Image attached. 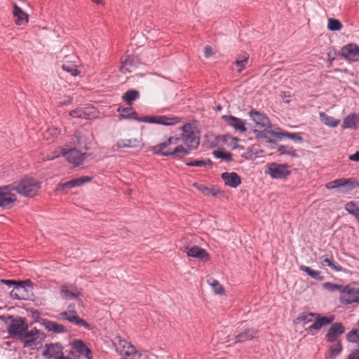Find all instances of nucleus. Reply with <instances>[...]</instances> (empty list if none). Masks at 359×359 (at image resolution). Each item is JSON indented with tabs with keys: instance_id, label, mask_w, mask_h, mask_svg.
I'll use <instances>...</instances> for the list:
<instances>
[{
	"instance_id": "1",
	"label": "nucleus",
	"mask_w": 359,
	"mask_h": 359,
	"mask_svg": "<svg viewBox=\"0 0 359 359\" xmlns=\"http://www.w3.org/2000/svg\"><path fill=\"white\" fill-rule=\"evenodd\" d=\"M8 197L15 198L13 204L17 201V196L13 193L16 191L19 194L32 198L36 196L41 189V182L32 177H25L19 182H14L10 184L6 185Z\"/></svg>"
},
{
	"instance_id": "2",
	"label": "nucleus",
	"mask_w": 359,
	"mask_h": 359,
	"mask_svg": "<svg viewBox=\"0 0 359 359\" xmlns=\"http://www.w3.org/2000/svg\"><path fill=\"white\" fill-rule=\"evenodd\" d=\"M120 116L123 118H130L137 120L140 122L156 123L164 126H172L180 121L179 118L175 116H142L137 117V112L131 107H119L117 109Z\"/></svg>"
},
{
	"instance_id": "3",
	"label": "nucleus",
	"mask_w": 359,
	"mask_h": 359,
	"mask_svg": "<svg viewBox=\"0 0 359 359\" xmlns=\"http://www.w3.org/2000/svg\"><path fill=\"white\" fill-rule=\"evenodd\" d=\"M180 138L170 137L165 142L152 147L151 151L154 154L161 155L172 158L181 160L189 154L188 149L182 145H177L172 147V144H177Z\"/></svg>"
},
{
	"instance_id": "4",
	"label": "nucleus",
	"mask_w": 359,
	"mask_h": 359,
	"mask_svg": "<svg viewBox=\"0 0 359 359\" xmlns=\"http://www.w3.org/2000/svg\"><path fill=\"white\" fill-rule=\"evenodd\" d=\"M0 318L7 325V331L11 337H17L20 339L24 332L28 329V325L25 318L13 316L5 317L1 316Z\"/></svg>"
},
{
	"instance_id": "5",
	"label": "nucleus",
	"mask_w": 359,
	"mask_h": 359,
	"mask_svg": "<svg viewBox=\"0 0 359 359\" xmlns=\"http://www.w3.org/2000/svg\"><path fill=\"white\" fill-rule=\"evenodd\" d=\"M248 115L253 121L255 126L257 128L253 130L255 133H259L257 137L266 138L269 142H272L269 137L262 133V131H266L271 128V122L266 114L252 109L250 110Z\"/></svg>"
},
{
	"instance_id": "6",
	"label": "nucleus",
	"mask_w": 359,
	"mask_h": 359,
	"mask_svg": "<svg viewBox=\"0 0 359 359\" xmlns=\"http://www.w3.org/2000/svg\"><path fill=\"white\" fill-rule=\"evenodd\" d=\"M182 139L189 151L196 149L200 144L199 133L191 123H186L182 128Z\"/></svg>"
},
{
	"instance_id": "7",
	"label": "nucleus",
	"mask_w": 359,
	"mask_h": 359,
	"mask_svg": "<svg viewBox=\"0 0 359 359\" xmlns=\"http://www.w3.org/2000/svg\"><path fill=\"white\" fill-rule=\"evenodd\" d=\"M46 337L43 332L34 327L30 330L27 329L19 340L23 343L24 347L34 349L42 344Z\"/></svg>"
},
{
	"instance_id": "8",
	"label": "nucleus",
	"mask_w": 359,
	"mask_h": 359,
	"mask_svg": "<svg viewBox=\"0 0 359 359\" xmlns=\"http://www.w3.org/2000/svg\"><path fill=\"white\" fill-rule=\"evenodd\" d=\"M266 174L270 175L272 179H284L290 175L289 165L286 163L279 164L271 163L266 165Z\"/></svg>"
},
{
	"instance_id": "9",
	"label": "nucleus",
	"mask_w": 359,
	"mask_h": 359,
	"mask_svg": "<svg viewBox=\"0 0 359 359\" xmlns=\"http://www.w3.org/2000/svg\"><path fill=\"white\" fill-rule=\"evenodd\" d=\"M314 318V323L306 329V330L311 335H314V331L320 330L323 327L332 323L335 317L334 315L322 317L319 313H318V316H315Z\"/></svg>"
},
{
	"instance_id": "10",
	"label": "nucleus",
	"mask_w": 359,
	"mask_h": 359,
	"mask_svg": "<svg viewBox=\"0 0 359 359\" xmlns=\"http://www.w3.org/2000/svg\"><path fill=\"white\" fill-rule=\"evenodd\" d=\"M357 183L352 178H340L331 181L325 184L327 189H334L340 187H346V192L356 187Z\"/></svg>"
},
{
	"instance_id": "11",
	"label": "nucleus",
	"mask_w": 359,
	"mask_h": 359,
	"mask_svg": "<svg viewBox=\"0 0 359 359\" xmlns=\"http://www.w3.org/2000/svg\"><path fill=\"white\" fill-rule=\"evenodd\" d=\"M222 119L225 121L227 126L233 128L236 131L242 133L247 131L245 120L232 115H223Z\"/></svg>"
},
{
	"instance_id": "12",
	"label": "nucleus",
	"mask_w": 359,
	"mask_h": 359,
	"mask_svg": "<svg viewBox=\"0 0 359 359\" xmlns=\"http://www.w3.org/2000/svg\"><path fill=\"white\" fill-rule=\"evenodd\" d=\"M345 327L342 323H334L332 324L325 335V339L329 343H334L339 341L337 339L344 333Z\"/></svg>"
},
{
	"instance_id": "13",
	"label": "nucleus",
	"mask_w": 359,
	"mask_h": 359,
	"mask_svg": "<svg viewBox=\"0 0 359 359\" xmlns=\"http://www.w3.org/2000/svg\"><path fill=\"white\" fill-rule=\"evenodd\" d=\"M63 154L68 162L73 164L74 166L81 165L89 155L87 153H81L77 149H69L65 151Z\"/></svg>"
},
{
	"instance_id": "14",
	"label": "nucleus",
	"mask_w": 359,
	"mask_h": 359,
	"mask_svg": "<svg viewBox=\"0 0 359 359\" xmlns=\"http://www.w3.org/2000/svg\"><path fill=\"white\" fill-rule=\"evenodd\" d=\"M97 111L95 108L86 107L83 108H76L69 112V116L74 118L91 119L97 116Z\"/></svg>"
},
{
	"instance_id": "15",
	"label": "nucleus",
	"mask_w": 359,
	"mask_h": 359,
	"mask_svg": "<svg viewBox=\"0 0 359 359\" xmlns=\"http://www.w3.org/2000/svg\"><path fill=\"white\" fill-rule=\"evenodd\" d=\"M341 302L345 304H351L359 302V288L346 286L341 297Z\"/></svg>"
},
{
	"instance_id": "16",
	"label": "nucleus",
	"mask_w": 359,
	"mask_h": 359,
	"mask_svg": "<svg viewBox=\"0 0 359 359\" xmlns=\"http://www.w3.org/2000/svg\"><path fill=\"white\" fill-rule=\"evenodd\" d=\"M32 283L30 280L18 281V284L10 292V297L13 299H27V286H31Z\"/></svg>"
},
{
	"instance_id": "17",
	"label": "nucleus",
	"mask_w": 359,
	"mask_h": 359,
	"mask_svg": "<svg viewBox=\"0 0 359 359\" xmlns=\"http://www.w3.org/2000/svg\"><path fill=\"white\" fill-rule=\"evenodd\" d=\"M62 349L60 343L48 344L45 346L42 355L47 359L55 358L63 355Z\"/></svg>"
},
{
	"instance_id": "18",
	"label": "nucleus",
	"mask_w": 359,
	"mask_h": 359,
	"mask_svg": "<svg viewBox=\"0 0 359 359\" xmlns=\"http://www.w3.org/2000/svg\"><path fill=\"white\" fill-rule=\"evenodd\" d=\"M184 251L189 257L196 258L201 261L207 262L210 259L208 252L197 245L192 246L191 248L186 247Z\"/></svg>"
},
{
	"instance_id": "19",
	"label": "nucleus",
	"mask_w": 359,
	"mask_h": 359,
	"mask_svg": "<svg viewBox=\"0 0 359 359\" xmlns=\"http://www.w3.org/2000/svg\"><path fill=\"white\" fill-rule=\"evenodd\" d=\"M58 316L60 318L65 319L69 323L81 327H83L87 330L90 329V324H88L85 320L80 318L77 314V312H73L72 314L66 312H61Z\"/></svg>"
},
{
	"instance_id": "20",
	"label": "nucleus",
	"mask_w": 359,
	"mask_h": 359,
	"mask_svg": "<svg viewBox=\"0 0 359 359\" xmlns=\"http://www.w3.org/2000/svg\"><path fill=\"white\" fill-rule=\"evenodd\" d=\"M259 331L254 328H245L235 335V343H244L252 340L258 334Z\"/></svg>"
},
{
	"instance_id": "21",
	"label": "nucleus",
	"mask_w": 359,
	"mask_h": 359,
	"mask_svg": "<svg viewBox=\"0 0 359 359\" xmlns=\"http://www.w3.org/2000/svg\"><path fill=\"white\" fill-rule=\"evenodd\" d=\"M341 55L346 59L355 61L359 57V46L354 43L347 44L341 48Z\"/></svg>"
},
{
	"instance_id": "22",
	"label": "nucleus",
	"mask_w": 359,
	"mask_h": 359,
	"mask_svg": "<svg viewBox=\"0 0 359 359\" xmlns=\"http://www.w3.org/2000/svg\"><path fill=\"white\" fill-rule=\"evenodd\" d=\"M72 348L81 355L87 359H92L93 353L86 344L81 339H75L72 343Z\"/></svg>"
},
{
	"instance_id": "23",
	"label": "nucleus",
	"mask_w": 359,
	"mask_h": 359,
	"mask_svg": "<svg viewBox=\"0 0 359 359\" xmlns=\"http://www.w3.org/2000/svg\"><path fill=\"white\" fill-rule=\"evenodd\" d=\"M221 177L224 182V184L231 188H236L241 184V177L234 172H223L221 175Z\"/></svg>"
},
{
	"instance_id": "24",
	"label": "nucleus",
	"mask_w": 359,
	"mask_h": 359,
	"mask_svg": "<svg viewBox=\"0 0 359 359\" xmlns=\"http://www.w3.org/2000/svg\"><path fill=\"white\" fill-rule=\"evenodd\" d=\"M137 65V60L133 57L128 55L121 61V71L123 73L131 72Z\"/></svg>"
},
{
	"instance_id": "25",
	"label": "nucleus",
	"mask_w": 359,
	"mask_h": 359,
	"mask_svg": "<svg viewBox=\"0 0 359 359\" xmlns=\"http://www.w3.org/2000/svg\"><path fill=\"white\" fill-rule=\"evenodd\" d=\"M13 15L15 22L18 25H23L28 22V15L17 4H14L13 6Z\"/></svg>"
},
{
	"instance_id": "26",
	"label": "nucleus",
	"mask_w": 359,
	"mask_h": 359,
	"mask_svg": "<svg viewBox=\"0 0 359 359\" xmlns=\"http://www.w3.org/2000/svg\"><path fill=\"white\" fill-rule=\"evenodd\" d=\"M12 197H13V196L8 197L6 185L0 187V208H11L13 205V201L15 200V198H13Z\"/></svg>"
},
{
	"instance_id": "27",
	"label": "nucleus",
	"mask_w": 359,
	"mask_h": 359,
	"mask_svg": "<svg viewBox=\"0 0 359 359\" xmlns=\"http://www.w3.org/2000/svg\"><path fill=\"white\" fill-rule=\"evenodd\" d=\"M248 60L249 54L246 52H242L237 55L234 64L238 67V73H241L246 67Z\"/></svg>"
},
{
	"instance_id": "28",
	"label": "nucleus",
	"mask_w": 359,
	"mask_h": 359,
	"mask_svg": "<svg viewBox=\"0 0 359 359\" xmlns=\"http://www.w3.org/2000/svg\"><path fill=\"white\" fill-rule=\"evenodd\" d=\"M358 121H359L358 115L355 113H352L344 118L343 124H342V128H343L356 129L357 123Z\"/></svg>"
},
{
	"instance_id": "29",
	"label": "nucleus",
	"mask_w": 359,
	"mask_h": 359,
	"mask_svg": "<svg viewBox=\"0 0 359 359\" xmlns=\"http://www.w3.org/2000/svg\"><path fill=\"white\" fill-rule=\"evenodd\" d=\"M43 325L46 330L51 331L54 333L60 334L67 332L66 327L55 321L48 320L43 323Z\"/></svg>"
},
{
	"instance_id": "30",
	"label": "nucleus",
	"mask_w": 359,
	"mask_h": 359,
	"mask_svg": "<svg viewBox=\"0 0 359 359\" xmlns=\"http://www.w3.org/2000/svg\"><path fill=\"white\" fill-rule=\"evenodd\" d=\"M140 141L137 139H121L117 141L118 148H135L139 147Z\"/></svg>"
},
{
	"instance_id": "31",
	"label": "nucleus",
	"mask_w": 359,
	"mask_h": 359,
	"mask_svg": "<svg viewBox=\"0 0 359 359\" xmlns=\"http://www.w3.org/2000/svg\"><path fill=\"white\" fill-rule=\"evenodd\" d=\"M320 121L326 126L335 128L337 127L340 121L339 119H336L333 116H328L325 112H320L319 114Z\"/></svg>"
},
{
	"instance_id": "32",
	"label": "nucleus",
	"mask_w": 359,
	"mask_h": 359,
	"mask_svg": "<svg viewBox=\"0 0 359 359\" xmlns=\"http://www.w3.org/2000/svg\"><path fill=\"white\" fill-rule=\"evenodd\" d=\"M140 97V93L137 90L130 89L127 90L122 95V100L128 105H132L133 102Z\"/></svg>"
},
{
	"instance_id": "33",
	"label": "nucleus",
	"mask_w": 359,
	"mask_h": 359,
	"mask_svg": "<svg viewBox=\"0 0 359 359\" xmlns=\"http://www.w3.org/2000/svg\"><path fill=\"white\" fill-rule=\"evenodd\" d=\"M299 269L302 271L305 272L307 275L311 276L312 278L322 281L324 280V277L321 275V271L313 270L311 268L306 266L305 265H301L299 266Z\"/></svg>"
},
{
	"instance_id": "34",
	"label": "nucleus",
	"mask_w": 359,
	"mask_h": 359,
	"mask_svg": "<svg viewBox=\"0 0 359 359\" xmlns=\"http://www.w3.org/2000/svg\"><path fill=\"white\" fill-rule=\"evenodd\" d=\"M74 136L77 140V144L80 148L83 149L85 150H88L90 149L88 146L90 142L88 140V137L86 135H84L81 131H75Z\"/></svg>"
},
{
	"instance_id": "35",
	"label": "nucleus",
	"mask_w": 359,
	"mask_h": 359,
	"mask_svg": "<svg viewBox=\"0 0 359 359\" xmlns=\"http://www.w3.org/2000/svg\"><path fill=\"white\" fill-rule=\"evenodd\" d=\"M345 210L352 215L359 223V206L355 202L350 201L345 205Z\"/></svg>"
},
{
	"instance_id": "36",
	"label": "nucleus",
	"mask_w": 359,
	"mask_h": 359,
	"mask_svg": "<svg viewBox=\"0 0 359 359\" xmlns=\"http://www.w3.org/2000/svg\"><path fill=\"white\" fill-rule=\"evenodd\" d=\"M194 187H196L198 191H200L202 194H203L205 196L211 195L213 196H216L219 194L218 190L213 188L208 187L207 186L203 184L194 183Z\"/></svg>"
},
{
	"instance_id": "37",
	"label": "nucleus",
	"mask_w": 359,
	"mask_h": 359,
	"mask_svg": "<svg viewBox=\"0 0 359 359\" xmlns=\"http://www.w3.org/2000/svg\"><path fill=\"white\" fill-rule=\"evenodd\" d=\"M335 342L336 343L330 346L328 349V357L330 358H334L339 355L343 350V346L341 341H337Z\"/></svg>"
},
{
	"instance_id": "38",
	"label": "nucleus",
	"mask_w": 359,
	"mask_h": 359,
	"mask_svg": "<svg viewBox=\"0 0 359 359\" xmlns=\"http://www.w3.org/2000/svg\"><path fill=\"white\" fill-rule=\"evenodd\" d=\"M318 316V313H302L296 318L295 322H302L304 324L309 323L313 320V318Z\"/></svg>"
},
{
	"instance_id": "39",
	"label": "nucleus",
	"mask_w": 359,
	"mask_h": 359,
	"mask_svg": "<svg viewBox=\"0 0 359 359\" xmlns=\"http://www.w3.org/2000/svg\"><path fill=\"white\" fill-rule=\"evenodd\" d=\"M323 265H327L329 266L332 269H333L335 271H341L342 270V266L339 264H336L334 262L332 256L330 257H328L327 256H323V259L321 262Z\"/></svg>"
},
{
	"instance_id": "40",
	"label": "nucleus",
	"mask_w": 359,
	"mask_h": 359,
	"mask_svg": "<svg viewBox=\"0 0 359 359\" xmlns=\"http://www.w3.org/2000/svg\"><path fill=\"white\" fill-rule=\"evenodd\" d=\"M278 151L280 154H287L293 157H299L297 151L293 149V147L287 146V145H280L278 148Z\"/></svg>"
},
{
	"instance_id": "41",
	"label": "nucleus",
	"mask_w": 359,
	"mask_h": 359,
	"mask_svg": "<svg viewBox=\"0 0 359 359\" xmlns=\"http://www.w3.org/2000/svg\"><path fill=\"white\" fill-rule=\"evenodd\" d=\"M185 164L187 166L191 167H203L207 165H212V161L210 159H200V160H195V161H187Z\"/></svg>"
},
{
	"instance_id": "42",
	"label": "nucleus",
	"mask_w": 359,
	"mask_h": 359,
	"mask_svg": "<svg viewBox=\"0 0 359 359\" xmlns=\"http://www.w3.org/2000/svg\"><path fill=\"white\" fill-rule=\"evenodd\" d=\"M213 155L215 157L225 160L227 162L232 161V154L230 152H226L222 150H215L213 151Z\"/></svg>"
},
{
	"instance_id": "43",
	"label": "nucleus",
	"mask_w": 359,
	"mask_h": 359,
	"mask_svg": "<svg viewBox=\"0 0 359 359\" xmlns=\"http://www.w3.org/2000/svg\"><path fill=\"white\" fill-rule=\"evenodd\" d=\"M327 28L330 31H339L342 28V24L337 19L330 18L328 20Z\"/></svg>"
},
{
	"instance_id": "44",
	"label": "nucleus",
	"mask_w": 359,
	"mask_h": 359,
	"mask_svg": "<svg viewBox=\"0 0 359 359\" xmlns=\"http://www.w3.org/2000/svg\"><path fill=\"white\" fill-rule=\"evenodd\" d=\"M346 339L349 342L359 344V330L353 329L348 332Z\"/></svg>"
},
{
	"instance_id": "45",
	"label": "nucleus",
	"mask_w": 359,
	"mask_h": 359,
	"mask_svg": "<svg viewBox=\"0 0 359 359\" xmlns=\"http://www.w3.org/2000/svg\"><path fill=\"white\" fill-rule=\"evenodd\" d=\"M60 294L61 297L65 299H72L77 297V294L69 291L65 285L62 286Z\"/></svg>"
},
{
	"instance_id": "46",
	"label": "nucleus",
	"mask_w": 359,
	"mask_h": 359,
	"mask_svg": "<svg viewBox=\"0 0 359 359\" xmlns=\"http://www.w3.org/2000/svg\"><path fill=\"white\" fill-rule=\"evenodd\" d=\"M210 284L212 286L213 291L216 294L222 295L224 294V289L218 280H212V283H210Z\"/></svg>"
},
{
	"instance_id": "47",
	"label": "nucleus",
	"mask_w": 359,
	"mask_h": 359,
	"mask_svg": "<svg viewBox=\"0 0 359 359\" xmlns=\"http://www.w3.org/2000/svg\"><path fill=\"white\" fill-rule=\"evenodd\" d=\"M91 180V177L83 176L79 178L74 179L71 181V184H72V188L76 187H79L86 182H88Z\"/></svg>"
},
{
	"instance_id": "48",
	"label": "nucleus",
	"mask_w": 359,
	"mask_h": 359,
	"mask_svg": "<svg viewBox=\"0 0 359 359\" xmlns=\"http://www.w3.org/2000/svg\"><path fill=\"white\" fill-rule=\"evenodd\" d=\"M62 68L63 70L70 73L72 76H76L78 74V70L76 66L73 64H62Z\"/></svg>"
},
{
	"instance_id": "49",
	"label": "nucleus",
	"mask_w": 359,
	"mask_h": 359,
	"mask_svg": "<svg viewBox=\"0 0 359 359\" xmlns=\"http://www.w3.org/2000/svg\"><path fill=\"white\" fill-rule=\"evenodd\" d=\"M323 286H324V288L328 290L330 292H334V291L339 290L341 287V286L339 285L334 284V283H328V282L325 283Z\"/></svg>"
},
{
	"instance_id": "50",
	"label": "nucleus",
	"mask_w": 359,
	"mask_h": 359,
	"mask_svg": "<svg viewBox=\"0 0 359 359\" xmlns=\"http://www.w3.org/2000/svg\"><path fill=\"white\" fill-rule=\"evenodd\" d=\"M72 184H71V181L62 183V184H58L55 188L56 191H63L67 189H72Z\"/></svg>"
},
{
	"instance_id": "51",
	"label": "nucleus",
	"mask_w": 359,
	"mask_h": 359,
	"mask_svg": "<svg viewBox=\"0 0 359 359\" xmlns=\"http://www.w3.org/2000/svg\"><path fill=\"white\" fill-rule=\"evenodd\" d=\"M269 133L271 134H272L273 135L278 137V138H282V137H288L290 138V133H288V132H280V133H278V132H275V131H269Z\"/></svg>"
},
{
	"instance_id": "52",
	"label": "nucleus",
	"mask_w": 359,
	"mask_h": 359,
	"mask_svg": "<svg viewBox=\"0 0 359 359\" xmlns=\"http://www.w3.org/2000/svg\"><path fill=\"white\" fill-rule=\"evenodd\" d=\"M1 282L8 286V287H11V286H16V285L18 284V281H16V280H6V279H1Z\"/></svg>"
},
{
	"instance_id": "53",
	"label": "nucleus",
	"mask_w": 359,
	"mask_h": 359,
	"mask_svg": "<svg viewBox=\"0 0 359 359\" xmlns=\"http://www.w3.org/2000/svg\"><path fill=\"white\" fill-rule=\"evenodd\" d=\"M213 54H214V52L210 46H206L204 48V55H205V57L208 58V57H211L212 55H213Z\"/></svg>"
},
{
	"instance_id": "54",
	"label": "nucleus",
	"mask_w": 359,
	"mask_h": 359,
	"mask_svg": "<svg viewBox=\"0 0 359 359\" xmlns=\"http://www.w3.org/2000/svg\"><path fill=\"white\" fill-rule=\"evenodd\" d=\"M125 355L130 356L133 359H140L142 356L140 352L136 351L135 352H125Z\"/></svg>"
},
{
	"instance_id": "55",
	"label": "nucleus",
	"mask_w": 359,
	"mask_h": 359,
	"mask_svg": "<svg viewBox=\"0 0 359 359\" xmlns=\"http://www.w3.org/2000/svg\"><path fill=\"white\" fill-rule=\"evenodd\" d=\"M290 139L292 140L294 142H302L303 137L301 136L299 133H291L290 135Z\"/></svg>"
},
{
	"instance_id": "56",
	"label": "nucleus",
	"mask_w": 359,
	"mask_h": 359,
	"mask_svg": "<svg viewBox=\"0 0 359 359\" xmlns=\"http://www.w3.org/2000/svg\"><path fill=\"white\" fill-rule=\"evenodd\" d=\"M348 359H359V349H355L348 355Z\"/></svg>"
},
{
	"instance_id": "57",
	"label": "nucleus",
	"mask_w": 359,
	"mask_h": 359,
	"mask_svg": "<svg viewBox=\"0 0 359 359\" xmlns=\"http://www.w3.org/2000/svg\"><path fill=\"white\" fill-rule=\"evenodd\" d=\"M73 99L70 97H68L67 99L64 100L63 101H61L58 103L59 107H62L65 105H68L72 102Z\"/></svg>"
},
{
	"instance_id": "58",
	"label": "nucleus",
	"mask_w": 359,
	"mask_h": 359,
	"mask_svg": "<svg viewBox=\"0 0 359 359\" xmlns=\"http://www.w3.org/2000/svg\"><path fill=\"white\" fill-rule=\"evenodd\" d=\"M348 158L352 161L359 162V151L349 156Z\"/></svg>"
},
{
	"instance_id": "59",
	"label": "nucleus",
	"mask_w": 359,
	"mask_h": 359,
	"mask_svg": "<svg viewBox=\"0 0 359 359\" xmlns=\"http://www.w3.org/2000/svg\"><path fill=\"white\" fill-rule=\"evenodd\" d=\"M66 313H69L72 314L73 312H76L75 310V305L74 304H69L67 306V311H65Z\"/></svg>"
},
{
	"instance_id": "60",
	"label": "nucleus",
	"mask_w": 359,
	"mask_h": 359,
	"mask_svg": "<svg viewBox=\"0 0 359 359\" xmlns=\"http://www.w3.org/2000/svg\"><path fill=\"white\" fill-rule=\"evenodd\" d=\"M137 350L135 349V348L131 345V344H128V346L127 347V350L126 351V352H135Z\"/></svg>"
},
{
	"instance_id": "61",
	"label": "nucleus",
	"mask_w": 359,
	"mask_h": 359,
	"mask_svg": "<svg viewBox=\"0 0 359 359\" xmlns=\"http://www.w3.org/2000/svg\"><path fill=\"white\" fill-rule=\"evenodd\" d=\"M120 344L123 346V348H127L128 346L129 343H128L126 341H120Z\"/></svg>"
},
{
	"instance_id": "62",
	"label": "nucleus",
	"mask_w": 359,
	"mask_h": 359,
	"mask_svg": "<svg viewBox=\"0 0 359 359\" xmlns=\"http://www.w3.org/2000/svg\"><path fill=\"white\" fill-rule=\"evenodd\" d=\"M53 359H71L69 356H64L63 355L59 356V357H56Z\"/></svg>"
},
{
	"instance_id": "63",
	"label": "nucleus",
	"mask_w": 359,
	"mask_h": 359,
	"mask_svg": "<svg viewBox=\"0 0 359 359\" xmlns=\"http://www.w3.org/2000/svg\"><path fill=\"white\" fill-rule=\"evenodd\" d=\"M92 1L96 4H102V0H92Z\"/></svg>"
},
{
	"instance_id": "64",
	"label": "nucleus",
	"mask_w": 359,
	"mask_h": 359,
	"mask_svg": "<svg viewBox=\"0 0 359 359\" xmlns=\"http://www.w3.org/2000/svg\"><path fill=\"white\" fill-rule=\"evenodd\" d=\"M222 109V107H220V106H218V107H217V109H218V110H221Z\"/></svg>"
}]
</instances>
